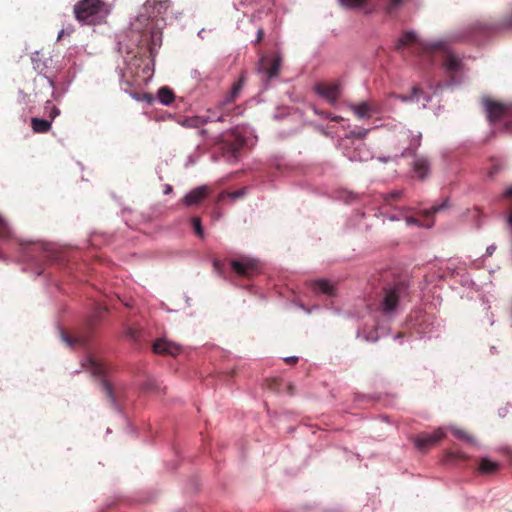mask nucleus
Here are the masks:
<instances>
[{"label":"nucleus","mask_w":512,"mask_h":512,"mask_svg":"<svg viewBox=\"0 0 512 512\" xmlns=\"http://www.w3.org/2000/svg\"><path fill=\"white\" fill-rule=\"evenodd\" d=\"M405 49H409L413 54H421L424 52L431 53L433 50H443L444 51V59H443V67L446 72L450 74L451 81L454 82V74L459 72L462 69V62L459 58H457L450 51L446 50V48L438 43L433 47H426L413 32H405L398 39L396 43V50L403 51Z\"/></svg>","instance_id":"obj_1"},{"label":"nucleus","mask_w":512,"mask_h":512,"mask_svg":"<svg viewBox=\"0 0 512 512\" xmlns=\"http://www.w3.org/2000/svg\"><path fill=\"white\" fill-rule=\"evenodd\" d=\"M381 281L383 286L379 310L389 315L397 310L400 299L407 293L408 286L403 279L394 277L390 272H385Z\"/></svg>","instance_id":"obj_2"},{"label":"nucleus","mask_w":512,"mask_h":512,"mask_svg":"<svg viewBox=\"0 0 512 512\" xmlns=\"http://www.w3.org/2000/svg\"><path fill=\"white\" fill-rule=\"evenodd\" d=\"M109 13V4L102 0H80L74 6L75 18L82 24H101Z\"/></svg>","instance_id":"obj_3"},{"label":"nucleus","mask_w":512,"mask_h":512,"mask_svg":"<svg viewBox=\"0 0 512 512\" xmlns=\"http://www.w3.org/2000/svg\"><path fill=\"white\" fill-rule=\"evenodd\" d=\"M245 74L242 73L239 79L233 84L230 92H228L222 100L218 101L214 110L209 109L208 113L212 114L217 122H224L227 117L231 116L233 111L237 110L235 106L236 100L239 98L245 84Z\"/></svg>","instance_id":"obj_4"},{"label":"nucleus","mask_w":512,"mask_h":512,"mask_svg":"<svg viewBox=\"0 0 512 512\" xmlns=\"http://www.w3.org/2000/svg\"><path fill=\"white\" fill-rule=\"evenodd\" d=\"M82 366L93 376L100 378V388L106 399L112 404L115 403V396L111 384L106 380V365L95 355H88L82 362Z\"/></svg>","instance_id":"obj_5"},{"label":"nucleus","mask_w":512,"mask_h":512,"mask_svg":"<svg viewBox=\"0 0 512 512\" xmlns=\"http://www.w3.org/2000/svg\"><path fill=\"white\" fill-rule=\"evenodd\" d=\"M231 267L237 275L246 278L253 277L260 272L259 262L246 257L233 260Z\"/></svg>","instance_id":"obj_6"},{"label":"nucleus","mask_w":512,"mask_h":512,"mask_svg":"<svg viewBox=\"0 0 512 512\" xmlns=\"http://www.w3.org/2000/svg\"><path fill=\"white\" fill-rule=\"evenodd\" d=\"M445 437V433L441 428L435 430L432 434L422 433L420 435L412 437V441L415 447L422 452L427 451L430 447L437 444L440 440Z\"/></svg>","instance_id":"obj_7"},{"label":"nucleus","mask_w":512,"mask_h":512,"mask_svg":"<svg viewBox=\"0 0 512 512\" xmlns=\"http://www.w3.org/2000/svg\"><path fill=\"white\" fill-rule=\"evenodd\" d=\"M282 65V57L276 53L271 59L262 56L259 63V70L264 72L268 79L278 76Z\"/></svg>","instance_id":"obj_8"},{"label":"nucleus","mask_w":512,"mask_h":512,"mask_svg":"<svg viewBox=\"0 0 512 512\" xmlns=\"http://www.w3.org/2000/svg\"><path fill=\"white\" fill-rule=\"evenodd\" d=\"M233 139H227L224 135L218 138V141L223 144L222 149L225 153L233 159H237L238 153L245 144V139L239 134H233Z\"/></svg>","instance_id":"obj_9"},{"label":"nucleus","mask_w":512,"mask_h":512,"mask_svg":"<svg viewBox=\"0 0 512 512\" xmlns=\"http://www.w3.org/2000/svg\"><path fill=\"white\" fill-rule=\"evenodd\" d=\"M368 0H341L342 4L349 8H354L363 5ZM408 0H387L386 12L390 16H394L404 6Z\"/></svg>","instance_id":"obj_10"},{"label":"nucleus","mask_w":512,"mask_h":512,"mask_svg":"<svg viewBox=\"0 0 512 512\" xmlns=\"http://www.w3.org/2000/svg\"><path fill=\"white\" fill-rule=\"evenodd\" d=\"M484 106L490 121H497L506 117L509 113V108L506 105L490 99L484 100Z\"/></svg>","instance_id":"obj_11"},{"label":"nucleus","mask_w":512,"mask_h":512,"mask_svg":"<svg viewBox=\"0 0 512 512\" xmlns=\"http://www.w3.org/2000/svg\"><path fill=\"white\" fill-rule=\"evenodd\" d=\"M170 7V0H147L145 10L151 18L163 19L164 14Z\"/></svg>","instance_id":"obj_12"},{"label":"nucleus","mask_w":512,"mask_h":512,"mask_svg":"<svg viewBox=\"0 0 512 512\" xmlns=\"http://www.w3.org/2000/svg\"><path fill=\"white\" fill-rule=\"evenodd\" d=\"M315 91L330 103H335L340 97V85L338 83L316 85Z\"/></svg>","instance_id":"obj_13"},{"label":"nucleus","mask_w":512,"mask_h":512,"mask_svg":"<svg viewBox=\"0 0 512 512\" xmlns=\"http://www.w3.org/2000/svg\"><path fill=\"white\" fill-rule=\"evenodd\" d=\"M153 351L157 354L176 356L180 347L165 339H159L153 344Z\"/></svg>","instance_id":"obj_14"},{"label":"nucleus","mask_w":512,"mask_h":512,"mask_svg":"<svg viewBox=\"0 0 512 512\" xmlns=\"http://www.w3.org/2000/svg\"><path fill=\"white\" fill-rule=\"evenodd\" d=\"M208 192L209 189L207 186H199L190 191L184 197L183 201L187 206L197 205L208 195Z\"/></svg>","instance_id":"obj_15"},{"label":"nucleus","mask_w":512,"mask_h":512,"mask_svg":"<svg viewBox=\"0 0 512 512\" xmlns=\"http://www.w3.org/2000/svg\"><path fill=\"white\" fill-rule=\"evenodd\" d=\"M351 109L354 112V114L360 119L365 117H371L372 114L378 112V109L374 105L369 104L367 102H361L357 105H352Z\"/></svg>","instance_id":"obj_16"},{"label":"nucleus","mask_w":512,"mask_h":512,"mask_svg":"<svg viewBox=\"0 0 512 512\" xmlns=\"http://www.w3.org/2000/svg\"><path fill=\"white\" fill-rule=\"evenodd\" d=\"M430 170V163L425 157H416L413 162V171L419 179H424Z\"/></svg>","instance_id":"obj_17"},{"label":"nucleus","mask_w":512,"mask_h":512,"mask_svg":"<svg viewBox=\"0 0 512 512\" xmlns=\"http://www.w3.org/2000/svg\"><path fill=\"white\" fill-rule=\"evenodd\" d=\"M313 290L315 292H321L323 294H326L328 296H335L336 295V288L335 286L326 279L317 280L313 283Z\"/></svg>","instance_id":"obj_18"},{"label":"nucleus","mask_w":512,"mask_h":512,"mask_svg":"<svg viewBox=\"0 0 512 512\" xmlns=\"http://www.w3.org/2000/svg\"><path fill=\"white\" fill-rule=\"evenodd\" d=\"M51 120L37 117L31 118V128L34 133H48L51 130Z\"/></svg>","instance_id":"obj_19"},{"label":"nucleus","mask_w":512,"mask_h":512,"mask_svg":"<svg viewBox=\"0 0 512 512\" xmlns=\"http://www.w3.org/2000/svg\"><path fill=\"white\" fill-rule=\"evenodd\" d=\"M499 464L488 458H482L479 462L478 471L480 474L491 475L498 471Z\"/></svg>","instance_id":"obj_20"},{"label":"nucleus","mask_w":512,"mask_h":512,"mask_svg":"<svg viewBox=\"0 0 512 512\" xmlns=\"http://www.w3.org/2000/svg\"><path fill=\"white\" fill-rule=\"evenodd\" d=\"M63 340L69 347H73L74 345H84L88 341V336L84 334H79L76 336H69L67 334L62 335Z\"/></svg>","instance_id":"obj_21"},{"label":"nucleus","mask_w":512,"mask_h":512,"mask_svg":"<svg viewBox=\"0 0 512 512\" xmlns=\"http://www.w3.org/2000/svg\"><path fill=\"white\" fill-rule=\"evenodd\" d=\"M159 101L164 105H169L173 102L175 96L171 89L168 87H162L158 91Z\"/></svg>","instance_id":"obj_22"},{"label":"nucleus","mask_w":512,"mask_h":512,"mask_svg":"<svg viewBox=\"0 0 512 512\" xmlns=\"http://www.w3.org/2000/svg\"><path fill=\"white\" fill-rule=\"evenodd\" d=\"M208 121H215V118L212 114H210L207 118L203 117H194L186 120V124L189 127H200L206 124Z\"/></svg>","instance_id":"obj_23"},{"label":"nucleus","mask_w":512,"mask_h":512,"mask_svg":"<svg viewBox=\"0 0 512 512\" xmlns=\"http://www.w3.org/2000/svg\"><path fill=\"white\" fill-rule=\"evenodd\" d=\"M106 311V308L98 309L87 321V328L89 330H92L98 322L102 319L104 313Z\"/></svg>","instance_id":"obj_24"},{"label":"nucleus","mask_w":512,"mask_h":512,"mask_svg":"<svg viewBox=\"0 0 512 512\" xmlns=\"http://www.w3.org/2000/svg\"><path fill=\"white\" fill-rule=\"evenodd\" d=\"M467 458H468V456L460 451H448L445 455V461L452 462V463L464 461Z\"/></svg>","instance_id":"obj_25"},{"label":"nucleus","mask_w":512,"mask_h":512,"mask_svg":"<svg viewBox=\"0 0 512 512\" xmlns=\"http://www.w3.org/2000/svg\"><path fill=\"white\" fill-rule=\"evenodd\" d=\"M45 110L47 116L49 117L48 120H51V122L60 114V110L56 106L52 105L50 100L46 101Z\"/></svg>","instance_id":"obj_26"},{"label":"nucleus","mask_w":512,"mask_h":512,"mask_svg":"<svg viewBox=\"0 0 512 512\" xmlns=\"http://www.w3.org/2000/svg\"><path fill=\"white\" fill-rule=\"evenodd\" d=\"M142 388L145 391H157V390L160 389V386H159L158 382L154 378H147L143 382Z\"/></svg>","instance_id":"obj_27"},{"label":"nucleus","mask_w":512,"mask_h":512,"mask_svg":"<svg viewBox=\"0 0 512 512\" xmlns=\"http://www.w3.org/2000/svg\"><path fill=\"white\" fill-rule=\"evenodd\" d=\"M191 223H192V227L194 229L195 234L198 237L203 238L204 230H203L200 219L198 217H194V218H192Z\"/></svg>","instance_id":"obj_28"},{"label":"nucleus","mask_w":512,"mask_h":512,"mask_svg":"<svg viewBox=\"0 0 512 512\" xmlns=\"http://www.w3.org/2000/svg\"><path fill=\"white\" fill-rule=\"evenodd\" d=\"M447 207V200L444 201L442 204L440 205H434L432 206L430 209H428L427 211H425V215L427 217H430V216H433L435 215L436 213L442 211L443 209H445Z\"/></svg>","instance_id":"obj_29"},{"label":"nucleus","mask_w":512,"mask_h":512,"mask_svg":"<svg viewBox=\"0 0 512 512\" xmlns=\"http://www.w3.org/2000/svg\"><path fill=\"white\" fill-rule=\"evenodd\" d=\"M452 433L455 437L459 438V439H462V440H465V441H471L472 440V437L470 435H468L467 432L461 430V429H457V428H454L452 429Z\"/></svg>","instance_id":"obj_30"},{"label":"nucleus","mask_w":512,"mask_h":512,"mask_svg":"<svg viewBox=\"0 0 512 512\" xmlns=\"http://www.w3.org/2000/svg\"><path fill=\"white\" fill-rule=\"evenodd\" d=\"M421 89H419L418 87H413L412 88V95L410 96H398V98L403 101V102H407V101H411L413 100L414 98H416L418 96L419 93H421Z\"/></svg>","instance_id":"obj_31"},{"label":"nucleus","mask_w":512,"mask_h":512,"mask_svg":"<svg viewBox=\"0 0 512 512\" xmlns=\"http://www.w3.org/2000/svg\"><path fill=\"white\" fill-rule=\"evenodd\" d=\"M9 235V228L5 220L0 216V238H5Z\"/></svg>","instance_id":"obj_32"},{"label":"nucleus","mask_w":512,"mask_h":512,"mask_svg":"<svg viewBox=\"0 0 512 512\" xmlns=\"http://www.w3.org/2000/svg\"><path fill=\"white\" fill-rule=\"evenodd\" d=\"M401 196H402V191H393V192L387 194L385 196L384 200L387 203H391L392 201L399 199Z\"/></svg>","instance_id":"obj_33"},{"label":"nucleus","mask_w":512,"mask_h":512,"mask_svg":"<svg viewBox=\"0 0 512 512\" xmlns=\"http://www.w3.org/2000/svg\"><path fill=\"white\" fill-rule=\"evenodd\" d=\"M504 197H505V198L512 199V187L508 188V189L504 192ZM508 223H509V224H510V226L512 227V207H511V210H510V213H509V216H508Z\"/></svg>","instance_id":"obj_34"},{"label":"nucleus","mask_w":512,"mask_h":512,"mask_svg":"<svg viewBox=\"0 0 512 512\" xmlns=\"http://www.w3.org/2000/svg\"><path fill=\"white\" fill-rule=\"evenodd\" d=\"M245 194V189H240L236 192H233V193H230L228 194L231 198L233 199H236V198H240L242 197L243 195Z\"/></svg>","instance_id":"obj_35"},{"label":"nucleus","mask_w":512,"mask_h":512,"mask_svg":"<svg viewBox=\"0 0 512 512\" xmlns=\"http://www.w3.org/2000/svg\"><path fill=\"white\" fill-rule=\"evenodd\" d=\"M406 223L408 225H418L419 224V221L418 219L414 218V217H407L406 218Z\"/></svg>","instance_id":"obj_36"},{"label":"nucleus","mask_w":512,"mask_h":512,"mask_svg":"<svg viewBox=\"0 0 512 512\" xmlns=\"http://www.w3.org/2000/svg\"><path fill=\"white\" fill-rule=\"evenodd\" d=\"M264 37V30L262 28L258 29L257 31V38H256V43H259L262 41Z\"/></svg>","instance_id":"obj_37"},{"label":"nucleus","mask_w":512,"mask_h":512,"mask_svg":"<svg viewBox=\"0 0 512 512\" xmlns=\"http://www.w3.org/2000/svg\"><path fill=\"white\" fill-rule=\"evenodd\" d=\"M368 133V130H360L358 132H353V135H355L358 138H364Z\"/></svg>","instance_id":"obj_38"},{"label":"nucleus","mask_w":512,"mask_h":512,"mask_svg":"<svg viewBox=\"0 0 512 512\" xmlns=\"http://www.w3.org/2000/svg\"><path fill=\"white\" fill-rule=\"evenodd\" d=\"M297 361H298V358L294 357V356L293 357H288V358L285 359V362L287 364H289V365H294V364L297 363Z\"/></svg>","instance_id":"obj_39"},{"label":"nucleus","mask_w":512,"mask_h":512,"mask_svg":"<svg viewBox=\"0 0 512 512\" xmlns=\"http://www.w3.org/2000/svg\"><path fill=\"white\" fill-rule=\"evenodd\" d=\"M498 172V168L497 167H493L490 171H489V177L490 178H493V176Z\"/></svg>","instance_id":"obj_40"},{"label":"nucleus","mask_w":512,"mask_h":512,"mask_svg":"<svg viewBox=\"0 0 512 512\" xmlns=\"http://www.w3.org/2000/svg\"><path fill=\"white\" fill-rule=\"evenodd\" d=\"M494 250H495V246H489V247L487 248V250H486V254H487L488 256H491V255L493 254Z\"/></svg>","instance_id":"obj_41"},{"label":"nucleus","mask_w":512,"mask_h":512,"mask_svg":"<svg viewBox=\"0 0 512 512\" xmlns=\"http://www.w3.org/2000/svg\"><path fill=\"white\" fill-rule=\"evenodd\" d=\"M342 119L343 118L341 116H338V115L331 118V120L333 122H337V123L340 122Z\"/></svg>","instance_id":"obj_42"},{"label":"nucleus","mask_w":512,"mask_h":512,"mask_svg":"<svg viewBox=\"0 0 512 512\" xmlns=\"http://www.w3.org/2000/svg\"><path fill=\"white\" fill-rule=\"evenodd\" d=\"M505 126H506L507 129H512V119L506 121Z\"/></svg>","instance_id":"obj_43"},{"label":"nucleus","mask_w":512,"mask_h":512,"mask_svg":"<svg viewBox=\"0 0 512 512\" xmlns=\"http://www.w3.org/2000/svg\"><path fill=\"white\" fill-rule=\"evenodd\" d=\"M288 389H289V393H290V394H293V386L289 385V386H288Z\"/></svg>","instance_id":"obj_44"},{"label":"nucleus","mask_w":512,"mask_h":512,"mask_svg":"<svg viewBox=\"0 0 512 512\" xmlns=\"http://www.w3.org/2000/svg\"><path fill=\"white\" fill-rule=\"evenodd\" d=\"M200 133H201V134H206V133H207V130L202 129V130L200 131Z\"/></svg>","instance_id":"obj_45"},{"label":"nucleus","mask_w":512,"mask_h":512,"mask_svg":"<svg viewBox=\"0 0 512 512\" xmlns=\"http://www.w3.org/2000/svg\"><path fill=\"white\" fill-rule=\"evenodd\" d=\"M172 190V187L171 186H168L167 187V191L166 192H170Z\"/></svg>","instance_id":"obj_46"}]
</instances>
